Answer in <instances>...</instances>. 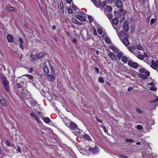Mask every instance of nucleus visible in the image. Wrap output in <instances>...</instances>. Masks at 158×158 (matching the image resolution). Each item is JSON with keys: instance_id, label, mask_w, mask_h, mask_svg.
<instances>
[{"instance_id": "14", "label": "nucleus", "mask_w": 158, "mask_h": 158, "mask_svg": "<svg viewBox=\"0 0 158 158\" xmlns=\"http://www.w3.org/2000/svg\"><path fill=\"white\" fill-rule=\"evenodd\" d=\"M7 39L9 42H12L14 41V39L12 35L8 34L7 35Z\"/></svg>"}, {"instance_id": "16", "label": "nucleus", "mask_w": 158, "mask_h": 158, "mask_svg": "<svg viewBox=\"0 0 158 158\" xmlns=\"http://www.w3.org/2000/svg\"><path fill=\"white\" fill-rule=\"evenodd\" d=\"M6 10L9 12L14 11L16 12L17 11V10L15 9L14 7L12 6H8L6 7Z\"/></svg>"}, {"instance_id": "35", "label": "nucleus", "mask_w": 158, "mask_h": 158, "mask_svg": "<svg viewBox=\"0 0 158 158\" xmlns=\"http://www.w3.org/2000/svg\"><path fill=\"white\" fill-rule=\"evenodd\" d=\"M97 31L99 35H102L103 33L102 30L100 28H98L97 29Z\"/></svg>"}, {"instance_id": "31", "label": "nucleus", "mask_w": 158, "mask_h": 158, "mask_svg": "<svg viewBox=\"0 0 158 158\" xmlns=\"http://www.w3.org/2000/svg\"><path fill=\"white\" fill-rule=\"evenodd\" d=\"M106 1H104L101 3L100 6L101 7L103 8L106 6Z\"/></svg>"}, {"instance_id": "12", "label": "nucleus", "mask_w": 158, "mask_h": 158, "mask_svg": "<svg viewBox=\"0 0 158 158\" xmlns=\"http://www.w3.org/2000/svg\"><path fill=\"white\" fill-rule=\"evenodd\" d=\"M30 115L31 116L33 117L35 119L38 123H40V120L39 118L37 117V116L34 113H31L30 114Z\"/></svg>"}, {"instance_id": "23", "label": "nucleus", "mask_w": 158, "mask_h": 158, "mask_svg": "<svg viewBox=\"0 0 158 158\" xmlns=\"http://www.w3.org/2000/svg\"><path fill=\"white\" fill-rule=\"evenodd\" d=\"M72 22L77 24L78 25H81V22L75 19L74 18H72Z\"/></svg>"}, {"instance_id": "36", "label": "nucleus", "mask_w": 158, "mask_h": 158, "mask_svg": "<svg viewBox=\"0 0 158 158\" xmlns=\"http://www.w3.org/2000/svg\"><path fill=\"white\" fill-rule=\"evenodd\" d=\"M94 4L96 6H98L100 5L101 1L100 0L98 1H96V2H94Z\"/></svg>"}, {"instance_id": "45", "label": "nucleus", "mask_w": 158, "mask_h": 158, "mask_svg": "<svg viewBox=\"0 0 158 158\" xmlns=\"http://www.w3.org/2000/svg\"><path fill=\"white\" fill-rule=\"evenodd\" d=\"M136 48L140 50H142L143 48L142 47L141 45H137V47H136Z\"/></svg>"}, {"instance_id": "9", "label": "nucleus", "mask_w": 158, "mask_h": 158, "mask_svg": "<svg viewBox=\"0 0 158 158\" xmlns=\"http://www.w3.org/2000/svg\"><path fill=\"white\" fill-rule=\"evenodd\" d=\"M112 8L111 6L108 5L107 6L105 10V14L106 12H107V13H112Z\"/></svg>"}, {"instance_id": "13", "label": "nucleus", "mask_w": 158, "mask_h": 158, "mask_svg": "<svg viewBox=\"0 0 158 158\" xmlns=\"http://www.w3.org/2000/svg\"><path fill=\"white\" fill-rule=\"evenodd\" d=\"M109 56L112 60H117V56L112 52H110L109 54Z\"/></svg>"}, {"instance_id": "2", "label": "nucleus", "mask_w": 158, "mask_h": 158, "mask_svg": "<svg viewBox=\"0 0 158 158\" xmlns=\"http://www.w3.org/2000/svg\"><path fill=\"white\" fill-rule=\"evenodd\" d=\"M86 148L93 154H97L99 152V148L94 142H93L91 145L87 146Z\"/></svg>"}, {"instance_id": "44", "label": "nucleus", "mask_w": 158, "mask_h": 158, "mask_svg": "<svg viewBox=\"0 0 158 158\" xmlns=\"http://www.w3.org/2000/svg\"><path fill=\"white\" fill-rule=\"evenodd\" d=\"M146 71V70L143 68H141L139 69V72L141 73H144Z\"/></svg>"}, {"instance_id": "27", "label": "nucleus", "mask_w": 158, "mask_h": 158, "mask_svg": "<svg viewBox=\"0 0 158 158\" xmlns=\"http://www.w3.org/2000/svg\"><path fill=\"white\" fill-rule=\"evenodd\" d=\"M0 103L1 104L4 106H5L7 105L6 102V100L4 99H2L0 100Z\"/></svg>"}, {"instance_id": "11", "label": "nucleus", "mask_w": 158, "mask_h": 158, "mask_svg": "<svg viewBox=\"0 0 158 158\" xmlns=\"http://www.w3.org/2000/svg\"><path fill=\"white\" fill-rule=\"evenodd\" d=\"M116 6L120 8H122L123 6V4L121 0H118L116 2Z\"/></svg>"}, {"instance_id": "40", "label": "nucleus", "mask_w": 158, "mask_h": 158, "mask_svg": "<svg viewBox=\"0 0 158 158\" xmlns=\"http://www.w3.org/2000/svg\"><path fill=\"white\" fill-rule=\"evenodd\" d=\"M136 128L138 130H141L143 129V127L142 125H138L137 126Z\"/></svg>"}, {"instance_id": "43", "label": "nucleus", "mask_w": 158, "mask_h": 158, "mask_svg": "<svg viewBox=\"0 0 158 158\" xmlns=\"http://www.w3.org/2000/svg\"><path fill=\"white\" fill-rule=\"evenodd\" d=\"M26 76L29 79H31L33 80V76L29 74H26Z\"/></svg>"}, {"instance_id": "59", "label": "nucleus", "mask_w": 158, "mask_h": 158, "mask_svg": "<svg viewBox=\"0 0 158 158\" xmlns=\"http://www.w3.org/2000/svg\"><path fill=\"white\" fill-rule=\"evenodd\" d=\"M156 102V101L155 99H153L152 100H151L149 101V102L150 103H152L155 102Z\"/></svg>"}, {"instance_id": "8", "label": "nucleus", "mask_w": 158, "mask_h": 158, "mask_svg": "<svg viewBox=\"0 0 158 158\" xmlns=\"http://www.w3.org/2000/svg\"><path fill=\"white\" fill-rule=\"evenodd\" d=\"M124 29V30L127 32L129 30V25H128V21L125 20L124 23V25L123 26Z\"/></svg>"}, {"instance_id": "33", "label": "nucleus", "mask_w": 158, "mask_h": 158, "mask_svg": "<svg viewBox=\"0 0 158 158\" xmlns=\"http://www.w3.org/2000/svg\"><path fill=\"white\" fill-rule=\"evenodd\" d=\"M137 57L141 60H143L144 58V56H143V55L141 54L138 55L137 56Z\"/></svg>"}, {"instance_id": "51", "label": "nucleus", "mask_w": 158, "mask_h": 158, "mask_svg": "<svg viewBox=\"0 0 158 158\" xmlns=\"http://www.w3.org/2000/svg\"><path fill=\"white\" fill-rule=\"evenodd\" d=\"M68 12L69 13H72L73 12V10L72 9L70 8H69L67 10Z\"/></svg>"}, {"instance_id": "26", "label": "nucleus", "mask_w": 158, "mask_h": 158, "mask_svg": "<svg viewBox=\"0 0 158 158\" xmlns=\"http://www.w3.org/2000/svg\"><path fill=\"white\" fill-rule=\"evenodd\" d=\"M122 60L124 63H126L128 61V59L126 56H123L122 58Z\"/></svg>"}, {"instance_id": "5", "label": "nucleus", "mask_w": 158, "mask_h": 158, "mask_svg": "<svg viewBox=\"0 0 158 158\" xmlns=\"http://www.w3.org/2000/svg\"><path fill=\"white\" fill-rule=\"evenodd\" d=\"M122 34L123 37L126 35V37L123 39V41H122L126 46H127L130 44V42L128 40V35L127 34H125L124 32L122 33Z\"/></svg>"}, {"instance_id": "24", "label": "nucleus", "mask_w": 158, "mask_h": 158, "mask_svg": "<svg viewBox=\"0 0 158 158\" xmlns=\"http://www.w3.org/2000/svg\"><path fill=\"white\" fill-rule=\"evenodd\" d=\"M43 120L45 123H49L51 121L50 119L48 117L44 118Z\"/></svg>"}, {"instance_id": "10", "label": "nucleus", "mask_w": 158, "mask_h": 158, "mask_svg": "<svg viewBox=\"0 0 158 158\" xmlns=\"http://www.w3.org/2000/svg\"><path fill=\"white\" fill-rule=\"evenodd\" d=\"M151 67L154 69H156L158 68L157 62H155L153 60H152L151 62Z\"/></svg>"}, {"instance_id": "64", "label": "nucleus", "mask_w": 158, "mask_h": 158, "mask_svg": "<svg viewBox=\"0 0 158 158\" xmlns=\"http://www.w3.org/2000/svg\"><path fill=\"white\" fill-rule=\"evenodd\" d=\"M120 156L122 157H123V158H127V157L126 156H125L123 154H122V155H120Z\"/></svg>"}, {"instance_id": "15", "label": "nucleus", "mask_w": 158, "mask_h": 158, "mask_svg": "<svg viewBox=\"0 0 158 158\" xmlns=\"http://www.w3.org/2000/svg\"><path fill=\"white\" fill-rule=\"evenodd\" d=\"M18 40L20 44L19 47L20 48L22 49H23V39L20 37L19 38Z\"/></svg>"}, {"instance_id": "3", "label": "nucleus", "mask_w": 158, "mask_h": 158, "mask_svg": "<svg viewBox=\"0 0 158 158\" xmlns=\"http://www.w3.org/2000/svg\"><path fill=\"white\" fill-rule=\"evenodd\" d=\"M0 78L5 89L7 92L10 93V91L8 81L6 80V78L4 76H2Z\"/></svg>"}, {"instance_id": "20", "label": "nucleus", "mask_w": 158, "mask_h": 158, "mask_svg": "<svg viewBox=\"0 0 158 158\" xmlns=\"http://www.w3.org/2000/svg\"><path fill=\"white\" fill-rule=\"evenodd\" d=\"M105 15H106V16H107V17L109 19H110V20L112 19L113 17L112 13H107V12H106L105 13Z\"/></svg>"}, {"instance_id": "49", "label": "nucleus", "mask_w": 158, "mask_h": 158, "mask_svg": "<svg viewBox=\"0 0 158 158\" xmlns=\"http://www.w3.org/2000/svg\"><path fill=\"white\" fill-rule=\"evenodd\" d=\"M107 2L109 4L114 3L115 2V0H108Z\"/></svg>"}, {"instance_id": "53", "label": "nucleus", "mask_w": 158, "mask_h": 158, "mask_svg": "<svg viewBox=\"0 0 158 158\" xmlns=\"http://www.w3.org/2000/svg\"><path fill=\"white\" fill-rule=\"evenodd\" d=\"M30 56L31 58H32V60L33 61H35V58L34 57V55L33 54H31L30 55Z\"/></svg>"}, {"instance_id": "6", "label": "nucleus", "mask_w": 158, "mask_h": 158, "mask_svg": "<svg viewBox=\"0 0 158 158\" xmlns=\"http://www.w3.org/2000/svg\"><path fill=\"white\" fill-rule=\"evenodd\" d=\"M128 64L129 66L134 69H137L138 67V64L137 63L132 62L131 60L128 61Z\"/></svg>"}, {"instance_id": "56", "label": "nucleus", "mask_w": 158, "mask_h": 158, "mask_svg": "<svg viewBox=\"0 0 158 158\" xmlns=\"http://www.w3.org/2000/svg\"><path fill=\"white\" fill-rule=\"evenodd\" d=\"M96 119L97 120V121H98L99 122L101 123H102V120L101 119H99V118H98V117H96Z\"/></svg>"}, {"instance_id": "19", "label": "nucleus", "mask_w": 158, "mask_h": 158, "mask_svg": "<svg viewBox=\"0 0 158 158\" xmlns=\"http://www.w3.org/2000/svg\"><path fill=\"white\" fill-rule=\"evenodd\" d=\"M128 49L129 51L132 53H133L135 50V48L133 45H130L129 46Z\"/></svg>"}, {"instance_id": "54", "label": "nucleus", "mask_w": 158, "mask_h": 158, "mask_svg": "<svg viewBox=\"0 0 158 158\" xmlns=\"http://www.w3.org/2000/svg\"><path fill=\"white\" fill-rule=\"evenodd\" d=\"M95 70H96L97 73L98 74L99 73V69L97 67H95Z\"/></svg>"}, {"instance_id": "28", "label": "nucleus", "mask_w": 158, "mask_h": 158, "mask_svg": "<svg viewBox=\"0 0 158 158\" xmlns=\"http://www.w3.org/2000/svg\"><path fill=\"white\" fill-rule=\"evenodd\" d=\"M48 79L51 81H53L55 80V78L54 76L51 75H49L48 76Z\"/></svg>"}, {"instance_id": "46", "label": "nucleus", "mask_w": 158, "mask_h": 158, "mask_svg": "<svg viewBox=\"0 0 158 158\" xmlns=\"http://www.w3.org/2000/svg\"><path fill=\"white\" fill-rule=\"evenodd\" d=\"M16 85L18 88H22L23 86L20 83H16Z\"/></svg>"}, {"instance_id": "18", "label": "nucleus", "mask_w": 158, "mask_h": 158, "mask_svg": "<svg viewBox=\"0 0 158 158\" xmlns=\"http://www.w3.org/2000/svg\"><path fill=\"white\" fill-rule=\"evenodd\" d=\"M76 17L80 21H84L86 20L85 18L84 17L82 16L77 15H76Z\"/></svg>"}, {"instance_id": "57", "label": "nucleus", "mask_w": 158, "mask_h": 158, "mask_svg": "<svg viewBox=\"0 0 158 158\" xmlns=\"http://www.w3.org/2000/svg\"><path fill=\"white\" fill-rule=\"evenodd\" d=\"M72 8L73 9V10H76L77 7V6L74 5H73L72 6Z\"/></svg>"}, {"instance_id": "50", "label": "nucleus", "mask_w": 158, "mask_h": 158, "mask_svg": "<svg viewBox=\"0 0 158 158\" xmlns=\"http://www.w3.org/2000/svg\"><path fill=\"white\" fill-rule=\"evenodd\" d=\"M157 89V88L155 87H151L150 88V90L152 91L156 90Z\"/></svg>"}, {"instance_id": "21", "label": "nucleus", "mask_w": 158, "mask_h": 158, "mask_svg": "<svg viewBox=\"0 0 158 158\" xmlns=\"http://www.w3.org/2000/svg\"><path fill=\"white\" fill-rule=\"evenodd\" d=\"M118 11L121 15H124L126 13V12L125 10L121 8Z\"/></svg>"}, {"instance_id": "61", "label": "nucleus", "mask_w": 158, "mask_h": 158, "mask_svg": "<svg viewBox=\"0 0 158 158\" xmlns=\"http://www.w3.org/2000/svg\"><path fill=\"white\" fill-rule=\"evenodd\" d=\"M133 89V88L132 87H129L127 89V90L129 91H131Z\"/></svg>"}, {"instance_id": "38", "label": "nucleus", "mask_w": 158, "mask_h": 158, "mask_svg": "<svg viewBox=\"0 0 158 158\" xmlns=\"http://www.w3.org/2000/svg\"><path fill=\"white\" fill-rule=\"evenodd\" d=\"M88 18L89 20V21L91 23H92L94 21L93 18L90 15H89L88 16Z\"/></svg>"}, {"instance_id": "58", "label": "nucleus", "mask_w": 158, "mask_h": 158, "mask_svg": "<svg viewBox=\"0 0 158 158\" xmlns=\"http://www.w3.org/2000/svg\"><path fill=\"white\" fill-rule=\"evenodd\" d=\"M144 73H145V75L147 76H149L150 75V73L148 71H145Z\"/></svg>"}, {"instance_id": "48", "label": "nucleus", "mask_w": 158, "mask_h": 158, "mask_svg": "<svg viewBox=\"0 0 158 158\" xmlns=\"http://www.w3.org/2000/svg\"><path fill=\"white\" fill-rule=\"evenodd\" d=\"M155 19L153 18L152 19L150 23V24L151 25H152L153 24H154L155 22Z\"/></svg>"}, {"instance_id": "42", "label": "nucleus", "mask_w": 158, "mask_h": 158, "mask_svg": "<svg viewBox=\"0 0 158 158\" xmlns=\"http://www.w3.org/2000/svg\"><path fill=\"white\" fill-rule=\"evenodd\" d=\"M136 110L139 114H142L143 113V111L139 108H137L136 109Z\"/></svg>"}, {"instance_id": "47", "label": "nucleus", "mask_w": 158, "mask_h": 158, "mask_svg": "<svg viewBox=\"0 0 158 158\" xmlns=\"http://www.w3.org/2000/svg\"><path fill=\"white\" fill-rule=\"evenodd\" d=\"M113 52L115 53H117L118 52L119 50L116 47H115L114 49H113Z\"/></svg>"}, {"instance_id": "37", "label": "nucleus", "mask_w": 158, "mask_h": 158, "mask_svg": "<svg viewBox=\"0 0 158 158\" xmlns=\"http://www.w3.org/2000/svg\"><path fill=\"white\" fill-rule=\"evenodd\" d=\"M17 148L16 150V151L17 152H20L21 153L22 152V149L19 146H17Z\"/></svg>"}, {"instance_id": "22", "label": "nucleus", "mask_w": 158, "mask_h": 158, "mask_svg": "<svg viewBox=\"0 0 158 158\" xmlns=\"http://www.w3.org/2000/svg\"><path fill=\"white\" fill-rule=\"evenodd\" d=\"M118 23V20L117 18H114L112 20V24L114 25H117Z\"/></svg>"}, {"instance_id": "32", "label": "nucleus", "mask_w": 158, "mask_h": 158, "mask_svg": "<svg viewBox=\"0 0 158 158\" xmlns=\"http://www.w3.org/2000/svg\"><path fill=\"white\" fill-rule=\"evenodd\" d=\"M98 81L101 83H104V79L102 77H100L98 79Z\"/></svg>"}, {"instance_id": "30", "label": "nucleus", "mask_w": 158, "mask_h": 158, "mask_svg": "<svg viewBox=\"0 0 158 158\" xmlns=\"http://www.w3.org/2000/svg\"><path fill=\"white\" fill-rule=\"evenodd\" d=\"M114 14L115 17H116V18H118L119 17L121 16L120 14V13L118 11H114Z\"/></svg>"}, {"instance_id": "62", "label": "nucleus", "mask_w": 158, "mask_h": 158, "mask_svg": "<svg viewBox=\"0 0 158 158\" xmlns=\"http://www.w3.org/2000/svg\"><path fill=\"white\" fill-rule=\"evenodd\" d=\"M72 1V0H66L67 3L69 4H70Z\"/></svg>"}, {"instance_id": "1", "label": "nucleus", "mask_w": 158, "mask_h": 158, "mask_svg": "<svg viewBox=\"0 0 158 158\" xmlns=\"http://www.w3.org/2000/svg\"><path fill=\"white\" fill-rule=\"evenodd\" d=\"M67 126L73 131L74 135L78 136L80 135L81 132L80 130L75 123L71 122L69 125Z\"/></svg>"}, {"instance_id": "41", "label": "nucleus", "mask_w": 158, "mask_h": 158, "mask_svg": "<svg viewBox=\"0 0 158 158\" xmlns=\"http://www.w3.org/2000/svg\"><path fill=\"white\" fill-rule=\"evenodd\" d=\"M125 141L127 142H130L132 143L133 142L134 140L133 139H126Z\"/></svg>"}, {"instance_id": "29", "label": "nucleus", "mask_w": 158, "mask_h": 158, "mask_svg": "<svg viewBox=\"0 0 158 158\" xmlns=\"http://www.w3.org/2000/svg\"><path fill=\"white\" fill-rule=\"evenodd\" d=\"M123 54L121 52H118L117 54V56L118 59H120L123 56Z\"/></svg>"}, {"instance_id": "34", "label": "nucleus", "mask_w": 158, "mask_h": 158, "mask_svg": "<svg viewBox=\"0 0 158 158\" xmlns=\"http://www.w3.org/2000/svg\"><path fill=\"white\" fill-rule=\"evenodd\" d=\"M139 77L141 78H143L144 79H146L147 78V77L146 76V75L142 74H140L139 75Z\"/></svg>"}, {"instance_id": "55", "label": "nucleus", "mask_w": 158, "mask_h": 158, "mask_svg": "<svg viewBox=\"0 0 158 158\" xmlns=\"http://www.w3.org/2000/svg\"><path fill=\"white\" fill-rule=\"evenodd\" d=\"M101 127L103 129L105 132L106 133L107 132L106 127L105 126H102Z\"/></svg>"}, {"instance_id": "25", "label": "nucleus", "mask_w": 158, "mask_h": 158, "mask_svg": "<svg viewBox=\"0 0 158 158\" xmlns=\"http://www.w3.org/2000/svg\"><path fill=\"white\" fill-rule=\"evenodd\" d=\"M105 42L108 44H110L111 43V42L110 38L108 36H106L105 38Z\"/></svg>"}, {"instance_id": "60", "label": "nucleus", "mask_w": 158, "mask_h": 158, "mask_svg": "<svg viewBox=\"0 0 158 158\" xmlns=\"http://www.w3.org/2000/svg\"><path fill=\"white\" fill-rule=\"evenodd\" d=\"M148 85H150L152 86H155L154 83V82H150L148 84Z\"/></svg>"}, {"instance_id": "39", "label": "nucleus", "mask_w": 158, "mask_h": 158, "mask_svg": "<svg viewBox=\"0 0 158 158\" xmlns=\"http://www.w3.org/2000/svg\"><path fill=\"white\" fill-rule=\"evenodd\" d=\"M44 70L45 72L46 73H48L49 72L48 68L47 66H45L44 67Z\"/></svg>"}, {"instance_id": "7", "label": "nucleus", "mask_w": 158, "mask_h": 158, "mask_svg": "<svg viewBox=\"0 0 158 158\" xmlns=\"http://www.w3.org/2000/svg\"><path fill=\"white\" fill-rule=\"evenodd\" d=\"M45 55V54L44 52H40L39 53H36L34 56L37 59H40L43 57Z\"/></svg>"}, {"instance_id": "63", "label": "nucleus", "mask_w": 158, "mask_h": 158, "mask_svg": "<svg viewBox=\"0 0 158 158\" xmlns=\"http://www.w3.org/2000/svg\"><path fill=\"white\" fill-rule=\"evenodd\" d=\"M60 10H61V12L62 13H64V8H63V6H62V7L60 8Z\"/></svg>"}, {"instance_id": "17", "label": "nucleus", "mask_w": 158, "mask_h": 158, "mask_svg": "<svg viewBox=\"0 0 158 158\" xmlns=\"http://www.w3.org/2000/svg\"><path fill=\"white\" fill-rule=\"evenodd\" d=\"M83 137L84 139L88 141H91L92 140V139L90 137L89 135L86 133H84Z\"/></svg>"}, {"instance_id": "4", "label": "nucleus", "mask_w": 158, "mask_h": 158, "mask_svg": "<svg viewBox=\"0 0 158 158\" xmlns=\"http://www.w3.org/2000/svg\"><path fill=\"white\" fill-rule=\"evenodd\" d=\"M22 96L26 99L30 98L31 97L30 92L25 89H23L22 92Z\"/></svg>"}, {"instance_id": "52", "label": "nucleus", "mask_w": 158, "mask_h": 158, "mask_svg": "<svg viewBox=\"0 0 158 158\" xmlns=\"http://www.w3.org/2000/svg\"><path fill=\"white\" fill-rule=\"evenodd\" d=\"M5 144L9 146H10V142L7 140H6V141L5 142Z\"/></svg>"}]
</instances>
